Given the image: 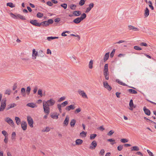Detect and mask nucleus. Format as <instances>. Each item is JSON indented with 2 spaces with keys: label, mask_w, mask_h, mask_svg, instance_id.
Segmentation results:
<instances>
[{
  "label": "nucleus",
  "mask_w": 156,
  "mask_h": 156,
  "mask_svg": "<svg viewBox=\"0 0 156 156\" xmlns=\"http://www.w3.org/2000/svg\"><path fill=\"white\" fill-rule=\"evenodd\" d=\"M120 141L121 142L123 143H125L127 142H128V140L126 139H122L120 140Z\"/></svg>",
  "instance_id": "49"
},
{
  "label": "nucleus",
  "mask_w": 156,
  "mask_h": 156,
  "mask_svg": "<svg viewBox=\"0 0 156 156\" xmlns=\"http://www.w3.org/2000/svg\"><path fill=\"white\" fill-rule=\"evenodd\" d=\"M69 31H66L63 32L61 34V35H62V36H63V37L66 36H67V35L66 34H65V33H69Z\"/></svg>",
  "instance_id": "60"
},
{
  "label": "nucleus",
  "mask_w": 156,
  "mask_h": 156,
  "mask_svg": "<svg viewBox=\"0 0 156 156\" xmlns=\"http://www.w3.org/2000/svg\"><path fill=\"white\" fill-rule=\"evenodd\" d=\"M38 95H39L40 96H42V90L40 89H39L38 91Z\"/></svg>",
  "instance_id": "54"
},
{
  "label": "nucleus",
  "mask_w": 156,
  "mask_h": 156,
  "mask_svg": "<svg viewBox=\"0 0 156 156\" xmlns=\"http://www.w3.org/2000/svg\"><path fill=\"white\" fill-rule=\"evenodd\" d=\"M55 103V100L53 98H51L47 101H44L43 106L44 112L47 115H48L50 112L49 107L54 105Z\"/></svg>",
  "instance_id": "1"
},
{
  "label": "nucleus",
  "mask_w": 156,
  "mask_h": 156,
  "mask_svg": "<svg viewBox=\"0 0 156 156\" xmlns=\"http://www.w3.org/2000/svg\"><path fill=\"white\" fill-rule=\"evenodd\" d=\"M108 64H106L104 66V74L108 73Z\"/></svg>",
  "instance_id": "19"
},
{
  "label": "nucleus",
  "mask_w": 156,
  "mask_h": 156,
  "mask_svg": "<svg viewBox=\"0 0 156 156\" xmlns=\"http://www.w3.org/2000/svg\"><path fill=\"white\" fill-rule=\"evenodd\" d=\"M27 120L29 126L31 128L33 127L34 122L30 116L27 117Z\"/></svg>",
  "instance_id": "5"
},
{
  "label": "nucleus",
  "mask_w": 156,
  "mask_h": 156,
  "mask_svg": "<svg viewBox=\"0 0 156 156\" xmlns=\"http://www.w3.org/2000/svg\"><path fill=\"white\" fill-rule=\"evenodd\" d=\"M17 19L18 18H19L20 19L22 20H26V18L23 16H22L20 14H17Z\"/></svg>",
  "instance_id": "29"
},
{
  "label": "nucleus",
  "mask_w": 156,
  "mask_h": 156,
  "mask_svg": "<svg viewBox=\"0 0 156 156\" xmlns=\"http://www.w3.org/2000/svg\"><path fill=\"white\" fill-rule=\"evenodd\" d=\"M66 98L65 96H63L61 97L58 100L59 102H61L62 101L66 99Z\"/></svg>",
  "instance_id": "59"
},
{
  "label": "nucleus",
  "mask_w": 156,
  "mask_h": 156,
  "mask_svg": "<svg viewBox=\"0 0 156 156\" xmlns=\"http://www.w3.org/2000/svg\"><path fill=\"white\" fill-rule=\"evenodd\" d=\"M48 25L52 24L53 23V20L52 19H49L47 21Z\"/></svg>",
  "instance_id": "52"
},
{
  "label": "nucleus",
  "mask_w": 156,
  "mask_h": 156,
  "mask_svg": "<svg viewBox=\"0 0 156 156\" xmlns=\"http://www.w3.org/2000/svg\"><path fill=\"white\" fill-rule=\"evenodd\" d=\"M11 93V91L10 90H6L5 92V94H7L8 95H9V94H10Z\"/></svg>",
  "instance_id": "64"
},
{
  "label": "nucleus",
  "mask_w": 156,
  "mask_h": 156,
  "mask_svg": "<svg viewBox=\"0 0 156 156\" xmlns=\"http://www.w3.org/2000/svg\"><path fill=\"white\" fill-rule=\"evenodd\" d=\"M76 121L74 119H72L70 123L71 126L72 127H73L76 124Z\"/></svg>",
  "instance_id": "27"
},
{
  "label": "nucleus",
  "mask_w": 156,
  "mask_h": 156,
  "mask_svg": "<svg viewBox=\"0 0 156 156\" xmlns=\"http://www.w3.org/2000/svg\"><path fill=\"white\" fill-rule=\"evenodd\" d=\"M16 106V105L15 103H12L8 105L7 107L6 108V110H8L12 108L15 107Z\"/></svg>",
  "instance_id": "14"
},
{
  "label": "nucleus",
  "mask_w": 156,
  "mask_h": 156,
  "mask_svg": "<svg viewBox=\"0 0 156 156\" xmlns=\"http://www.w3.org/2000/svg\"><path fill=\"white\" fill-rule=\"evenodd\" d=\"M104 75L106 80H108L109 79L108 73L104 74Z\"/></svg>",
  "instance_id": "55"
},
{
  "label": "nucleus",
  "mask_w": 156,
  "mask_h": 156,
  "mask_svg": "<svg viewBox=\"0 0 156 156\" xmlns=\"http://www.w3.org/2000/svg\"><path fill=\"white\" fill-rule=\"evenodd\" d=\"M147 151L150 156H154L153 153L149 150H147Z\"/></svg>",
  "instance_id": "63"
},
{
  "label": "nucleus",
  "mask_w": 156,
  "mask_h": 156,
  "mask_svg": "<svg viewBox=\"0 0 156 156\" xmlns=\"http://www.w3.org/2000/svg\"><path fill=\"white\" fill-rule=\"evenodd\" d=\"M128 90L129 92L131 94H136L137 93V92L136 90L132 89H128Z\"/></svg>",
  "instance_id": "30"
},
{
  "label": "nucleus",
  "mask_w": 156,
  "mask_h": 156,
  "mask_svg": "<svg viewBox=\"0 0 156 156\" xmlns=\"http://www.w3.org/2000/svg\"><path fill=\"white\" fill-rule=\"evenodd\" d=\"M134 48L136 50H140L142 49L141 48L138 46H135L134 47Z\"/></svg>",
  "instance_id": "61"
},
{
  "label": "nucleus",
  "mask_w": 156,
  "mask_h": 156,
  "mask_svg": "<svg viewBox=\"0 0 156 156\" xmlns=\"http://www.w3.org/2000/svg\"><path fill=\"white\" fill-rule=\"evenodd\" d=\"M5 121L10 126H13L14 123L13 121L9 117H7L5 119Z\"/></svg>",
  "instance_id": "9"
},
{
  "label": "nucleus",
  "mask_w": 156,
  "mask_h": 156,
  "mask_svg": "<svg viewBox=\"0 0 156 156\" xmlns=\"http://www.w3.org/2000/svg\"><path fill=\"white\" fill-rule=\"evenodd\" d=\"M123 149V146L121 145H119L117 147L118 150L119 151H121Z\"/></svg>",
  "instance_id": "57"
},
{
  "label": "nucleus",
  "mask_w": 156,
  "mask_h": 156,
  "mask_svg": "<svg viewBox=\"0 0 156 156\" xmlns=\"http://www.w3.org/2000/svg\"><path fill=\"white\" fill-rule=\"evenodd\" d=\"M76 5L74 4H71L70 5V8L73 10H74L76 9Z\"/></svg>",
  "instance_id": "39"
},
{
  "label": "nucleus",
  "mask_w": 156,
  "mask_h": 156,
  "mask_svg": "<svg viewBox=\"0 0 156 156\" xmlns=\"http://www.w3.org/2000/svg\"><path fill=\"white\" fill-rule=\"evenodd\" d=\"M6 106V100H2L0 107V112L3 111Z\"/></svg>",
  "instance_id": "3"
},
{
  "label": "nucleus",
  "mask_w": 156,
  "mask_h": 156,
  "mask_svg": "<svg viewBox=\"0 0 156 156\" xmlns=\"http://www.w3.org/2000/svg\"><path fill=\"white\" fill-rule=\"evenodd\" d=\"M39 53L41 54L42 55H38L37 51H36L35 49H33L32 51V58L33 59H35L36 58L37 56H40V57H44V55L43 54V52L42 51H40Z\"/></svg>",
  "instance_id": "2"
},
{
  "label": "nucleus",
  "mask_w": 156,
  "mask_h": 156,
  "mask_svg": "<svg viewBox=\"0 0 156 156\" xmlns=\"http://www.w3.org/2000/svg\"><path fill=\"white\" fill-rule=\"evenodd\" d=\"M69 117L68 115H67L63 123V126H67L69 123Z\"/></svg>",
  "instance_id": "12"
},
{
  "label": "nucleus",
  "mask_w": 156,
  "mask_h": 156,
  "mask_svg": "<svg viewBox=\"0 0 156 156\" xmlns=\"http://www.w3.org/2000/svg\"><path fill=\"white\" fill-rule=\"evenodd\" d=\"M2 133L5 136V137H7L8 135L7 132L5 130L2 131Z\"/></svg>",
  "instance_id": "46"
},
{
  "label": "nucleus",
  "mask_w": 156,
  "mask_h": 156,
  "mask_svg": "<svg viewBox=\"0 0 156 156\" xmlns=\"http://www.w3.org/2000/svg\"><path fill=\"white\" fill-rule=\"evenodd\" d=\"M75 106L74 105H70L67 106L65 109L66 110L68 111H69L71 110H74L75 109Z\"/></svg>",
  "instance_id": "11"
},
{
  "label": "nucleus",
  "mask_w": 156,
  "mask_h": 156,
  "mask_svg": "<svg viewBox=\"0 0 156 156\" xmlns=\"http://www.w3.org/2000/svg\"><path fill=\"white\" fill-rule=\"evenodd\" d=\"M148 3L150 4L149 5V7L151 8V9L152 10H153L154 8L153 6L152 5V3L150 1H149L148 2Z\"/></svg>",
  "instance_id": "44"
},
{
  "label": "nucleus",
  "mask_w": 156,
  "mask_h": 156,
  "mask_svg": "<svg viewBox=\"0 0 156 156\" xmlns=\"http://www.w3.org/2000/svg\"><path fill=\"white\" fill-rule=\"evenodd\" d=\"M136 105H134L133 102V100L132 99H131L129 101V109L131 111H133V108H135L136 107Z\"/></svg>",
  "instance_id": "6"
},
{
  "label": "nucleus",
  "mask_w": 156,
  "mask_h": 156,
  "mask_svg": "<svg viewBox=\"0 0 156 156\" xmlns=\"http://www.w3.org/2000/svg\"><path fill=\"white\" fill-rule=\"evenodd\" d=\"M21 126L23 130H25L27 129V123L26 122L22 121L21 123Z\"/></svg>",
  "instance_id": "15"
},
{
  "label": "nucleus",
  "mask_w": 156,
  "mask_h": 156,
  "mask_svg": "<svg viewBox=\"0 0 156 156\" xmlns=\"http://www.w3.org/2000/svg\"><path fill=\"white\" fill-rule=\"evenodd\" d=\"M78 93L81 95L83 98H88L87 95L86 94L84 91L81 90H79L77 91Z\"/></svg>",
  "instance_id": "4"
},
{
  "label": "nucleus",
  "mask_w": 156,
  "mask_h": 156,
  "mask_svg": "<svg viewBox=\"0 0 156 156\" xmlns=\"http://www.w3.org/2000/svg\"><path fill=\"white\" fill-rule=\"evenodd\" d=\"M144 111L146 114L148 115H150L151 114L150 111L148 109L146 108L145 107L144 108Z\"/></svg>",
  "instance_id": "18"
},
{
  "label": "nucleus",
  "mask_w": 156,
  "mask_h": 156,
  "mask_svg": "<svg viewBox=\"0 0 156 156\" xmlns=\"http://www.w3.org/2000/svg\"><path fill=\"white\" fill-rule=\"evenodd\" d=\"M149 14V12L148 9L146 7L145 10L144 15L145 17H147Z\"/></svg>",
  "instance_id": "22"
},
{
  "label": "nucleus",
  "mask_w": 156,
  "mask_h": 156,
  "mask_svg": "<svg viewBox=\"0 0 156 156\" xmlns=\"http://www.w3.org/2000/svg\"><path fill=\"white\" fill-rule=\"evenodd\" d=\"M30 23L35 26L40 27V23L37 22L36 20H32L30 21Z\"/></svg>",
  "instance_id": "10"
},
{
  "label": "nucleus",
  "mask_w": 156,
  "mask_h": 156,
  "mask_svg": "<svg viewBox=\"0 0 156 156\" xmlns=\"http://www.w3.org/2000/svg\"><path fill=\"white\" fill-rule=\"evenodd\" d=\"M15 119L16 121V123L18 125L20 124L21 121L19 117H15Z\"/></svg>",
  "instance_id": "33"
},
{
  "label": "nucleus",
  "mask_w": 156,
  "mask_h": 156,
  "mask_svg": "<svg viewBox=\"0 0 156 156\" xmlns=\"http://www.w3.org/2000/svg\"><path fill=\"white\" fill-rule=\"evenodd\" d=\"M94 4L93 3H91L89 5V7H88L86 10L85 12L86 13L88 12L91 10V9L94 7Z\"/></svg>",
  "instance_id": "13"
},
{
  "label": "nucleus",
  "mask_w": 156,
  "mask_h": 156,
  "mask_svg": "<svg viewBox=\"0 0 156 156\" xmlns=\"http://www.w3.org/2000/svg\"><path fill=\"white\" fill-rule=\"evenodd\" d=\"M27 106L32 108H36L37 107L35 104H34L33 103H28L27 104Z\"/></svg>",
  "instance_id": "17"
},
{
  "label": "nucleus",
  "mask_w": 156,
  "mask_h": 156,
  "mask_svg": "<svg viewBox=\"0 0 156 156\" xmlns=\"http://www.w3.org/2000/svg\"><path fill=\"white\" fill-rule=\"evenodd\" d=\"M31 90V88L30 87H27V90H26V93L27 94L29 95L30 93V91Z\"/></svg>",
  "instance_id": "43"
},
{
  "label": "nucleus",
  "mask_w": 156,
  "mask_h": 156,
  "mask_svg": "<svg viewBox=\"0 0 156 156\" xmlns=\"http://www.w3.org/2000/svg\"><path fill=\"white\" fill-rule=\"evenodd\" d=\"M37 16L38 18H41L43 16V14L41 12H39L37 13Z\"/></svg>",
  "instance_id": "42"
},
{
  "label": "nucleus",
  "mask_w": 156,
  "mask_h": 156,
  "mask_svg": "<svg viewBox=\"0 0 156 156\" xmlns=\"http://www.w3.org/2000/svg\"><path fill=\"white\" fill-rule=\"evenodd\" d=\"M114 132L113 130H111L108 133L107 135L109 136H111L114 133Z\"/></svg>",
  "instance_id": "56"
},
{
  "label": "nucleus",
  "mask_w": 156,
  "mask_h": 156,
  "mask_svg": "<svg viewBox=\"0 0 156 156\" xmlns=\"http://www.w3.org/2000/svg\"><path fill=\"white\" fill-rule=\"evenodd\" d=\"M128 29L129 30H133L134 31H138L139 30V29L131 25L128 26Z\"/></svg>",
  "instance_id": "16"
},
{
  "label": "nucleus",
  "mask_w": 156,
  "mask_h": 156,
  "mask_svg": "<svg viewBox=\"0 0 156 156\" xmlns=\"http://www.w3.org/2000/svg\"><path fill=\"white\" fill-rule=\"evenodd\" d=\"M42 25L43 26L47 27L48 26L47 21H45L40 23V26Z\"/></svg>",
  "instance_id": "26"
},
{
  "label": "nucleus",
  "mask_w": 156,
  "mask_h": 156,
  "mask_svg": "<svg viewBox=\"0 0 156 156\" xmlns=\"http://www.w3.org/2000/svg\"><path fill=\"white\" fill-rule=\"evenodd\" d=\"M97 146L96 142L95 140L93 141L90 144L89 148L91 149H94Z\"/></svg>",
  "instance_id": "7"
},
{
  "label": "nucleus",
  "mask_w": 156,
  "mask_h": 156,
  "mask_svg": "<svg viewBox=\"0 0 156 156\" xmlns=\"http://www.w3.org/2000/svg\"><path fill=\"white\" fill-rule=\"evenodd\" d=\"M93 60H91L89 62L88 67L90 69H92L93 68Z\"/></svg>",
  "instance_id": "25"
},
{
  "label": "nucleus",
  "mask_w": 156,
  "mask_h": 156,
  "mask_svg": "<svg viewBox=\"0 0 156 156\" xmlns=\"http://www.w3.org/2000/svg\"><path fill=\"white\" fill-rule=\"evenodd\" d=\"M57 108L59 110V111L60 113L62 112V109H61V105L60 104H58L57 105Z\"/></svg>",
  "instance_id": "47"
},
{
  "label": "nucleus",
  "mask_w": 156,
  "mask_h": 156,
  "mask_svg": "<svg viewBox=\"0 0 156 156\" xmlns=\"http://www.w3.org/2000/svg\"><path fill=\"white\" fill-rule=\"evenodd\" d=\"M7 5L11 8H13L15 7V5L12 2H9L7 3Z\"/></svg>",
  "instance_id": "37"
},
{
  "label": "nucleus",
  "mask_w": 156,
  "mask_h": 156,
  "mask_svg": "<svg viewBox=\"0 0 156 156\" xmlns=\"http://www.w3.org/2000/svg\"><path fill=\"white\" fill-rule=\"evenodd\" d=\"M16 135V134L15 132H13L12 133V140H14L15 139V136Z\"/></svg>",
  "instance_id": "53"
},
{
  "label": "nucleus",
  "mask_w": 156,
  "mask_h": 156,
  "mask_svg": "<svg viewBox=\"0 0 156 156\" xmlns=\"http://www.w3.org/2000/svg\"><path fill=\"white\" fill-rule=\"evenodd\" d=\"M115 49H113V50L112 52L110 54V56L111 58H112L113 57L114 54V53L115 52Z\"/></svg>",
  "instance_id": "58"
},
{
  "label": "nucleus",
  "mask_w": 156,
  "mask_h": 156,
  "mask_svg": "<svg viewBox=\"0 0 156 156\" xmlns=\"http://www.w3.org/2000/svg\"><path fill=\"white\" fill-rule=\"evenodd\" d=\"M139 150V147L137 146H133V147L132 148L131 150L132 151H138Z\"/></svg>",
  "instance_id": "35"
},
{
  "label": "nucleus",
  "mask_w": 156,
  "mask_h": 156,
  "mask_svg": "<svg viewBox=\"0 0 156 156\" xmlns=\"http://www.w3.org/2000/svg\"><path fill=\"white\" fill-rule=\"evenodd\" d=\"M86 14L85 13H83L81 14V16L79 17L81 19V20L82 21L86 18Z\"/></svg>",
  "instance_id": "31"
},
{
  "label": "nucleus",
  "mask_w": 156,
  "mask_h": 156,
  "mask_svg": "<svg viewBox=\"0 0 156 156\" xmlns=\"http://www.w3.org/2000/svg\"><path fill=\"white\" fill-rule=\"evenodd\" d=\"M109 53H106L105 55H104V62H105L108 59L109 57Z\"/></svg>",
  "instance_id": "24"
},
{
  "label": "nucleus",
  "mask_w": 156,
  "mask_h": 156,
  "mask_svg": "<svg viewBox=\"0 0 156 156\" xmlns=\"http://www.w3.org/2000/svg\"><path fill=\"white\" fill-rule=\"evenodd\" d=\"M81 111V109L80 108H78L76 109L74 111V113L75 114L77 113L80 112Z\"/></svg>",
  "instance_id": "51"
},
{
  "label": "nucleus",
  "mask_w": 156,
  "mask_h": 156,
  "mask_svg": "<svg viewBox=\"0 0 156 156\" xmlns=\"http://www.w3.org/2000/svg\"><path fill=\"white\" fill-rule=\"evenodd\" d=\"M81 21L82 20L80 17H78L74 20L73 22L76 24H78L80 23Z\"/></svg>",
  "instance_id": "20"
},
{
  "label": "nucleus",
  "mask_w": 156,
  "mask_h": 156,
  "mask_svg": "<svg viewBox=\"0 0 156 156\" xmlns=\"http://www.w3.org/2000/svg\"><path fill=\"white\" fill-rule=\"evenodd\" d=\"M68 104V101H66L62 103L61 104V105H62V106L64 107L66 106Z\"/></svg>",
  "instance_id": "48"
},
{
  "label": "nucleus",
  "mask_w": 156,
  "mask_h": 156,
  "mask_svg": "<svg viewBox=\"0 0 156 156\" xmlns=\"http://www.w3.org/2000/svg\"><path fill=\"white\" fill-rule=\"evenodd\" d=\"M21 93L23 97H25L26 96L25 89L24 88H22L21 89Z\"/></svg>",
  "instance_id": "34"
},
{
  "label": "nucleus",
  "mask_w": 156,
  "mask_h": 156,
  "mask_svg": "<svg viewBox=\"0 0 156 156\" xmlns=\"http://www.w3.org/2000/svg\"><path fill=\"white\" fill-rule=\"evenodd\" d=\"M86 0H80L79 3V4L80 6L83 5L84 4Z\"/></svg>",
  "instance_id": "41"
},
{
  "label": "nucleus",
  "mask_w": 156,
  "mask_h": 156,
  "mask_svg": "<svg viewBox=\"0 0 156 156\" xmlns=\"http://www.w3.org/2000/svg\"><path fill=\"white\" fill-rule=\"evenodd\" d=\"M61 6L64 9H66L67 7V4H66L64 3L61 5Z\"/></svg>",
  "instance_id": "50"
},
{
  "label": "nucleus",
  "mask_w": 156,
  "mask_h": 156,
  "mask_svg": "<svg viewBox=\"0 0 156 156\" xmlns=\"http://www.w3.org/2000/svg\"><path fill=\"white\" fill-rule=\"evenodd\" d=\"M73 14L76 16H78L81 14V12L79 11H75L73 12Z\"/></svg>",
  "instance_id": "23"
},
{
  "label": "nucleus",
  "mask_w": 156,
  "mask_h": 156,
  "mask_svg": "<svg viewBox=\"0 0 156 156\" xmlns=\"http://www.w3.org/2000/svg\"><path fill=\"white\" fill-rule=\"evenodd\" d=\"M51 116L52 118L55 119H57L58 117V115H51Z\"/></svg>",
  "instance_id": "45"
},
{
  "label": "nucleus",
  "mask_w": 156,
  "mask_h": 156,
  "mask_svg": "<svg viewBox=\"0 0 156 156\" xmlns=\"http://www.w3.org/2000/svg\"><path fill=\"white\" fill-rule=\"evenodd\" d=\"M87 133V132L83 131L80 133V136L83 137H85L86 136Z\"/></svg>",
  "instance_id": "36"
},
{
  "label": "nucleus",
  "mask_w": 156,
  "mask_h": 156,
  "mask_svg": "<svg viewBox=\"0 0 156 156\" xmlns=\"http://www.w3.org/2000/svg\"><path fill=\"white\" fill-rule=\"evenodd\" d=\"M105 153V150L104 149H101L99 153V154L101 155H103Z\"/></svg>",
  "instance_id": "62"
},
{
  "label": "nucleus",
  "mask_w": 156,
  "mask_h": 156,
  "mask_svg": "<svg viewBox=\"0 0 156 156\" xmlns=\"http://www.w3.org/2000/svg\"><path fill=\"white\" fill-rule=\"evenodd\" d=\"M50 130V129L49 127H46L41 130L42 132H48Z\"/></svg>",
  "instance_id": "28"
},
{
  "label": "nucleus",
  "mask_w": 156,
  "mask_h": 156,
  "mask_svg": "<svg viewBox=\"0 0 156 156\" xmlns=\"http://www.w3.org/2000/svg\"><path fill=\"white\" fill-rule=\"evenodd\" d=\"M75 142L76 145H80L82 144L83 141L81 139H77L76 140Z\"/></svg>",
  "instance_id": "21"
},
{
  "label": "nucleus",
  "mask_w": 156,
  "mask_h": 156,
  "mask_svg": "<svg viewBox=\"0 0 156 156\" xmlns=\"http://www.w3.org/2000/svg\"><path fill=\"white\" fill-rule=\"evenodd\" d=\"M104 87L106 88L109 91H110L112 89L111 87L109 85L106 81H104L103 82Z\"/></svg>",
  "instance_id": "8"
},
{
  "label": "nucleus",
  "mask_w": 156,
  "mask_h": 156,
  "mask_svg": "<svg viewBox=\"0 0 156 156\" xmlns=\"http://www.w3.org/2000/svg\"><path fill=\"white\" fill-rule=\"evenodd\" d=\"M116 81L118 83H119L120 85L125 86H127V85L126 84L123 83L122 81H121L119 79H117L116 80Z\"/></svg>",
  "instance_id": "32"
},
{
  "label": "nucleus",
  "mask_w": 156,
  "mask_h": 156,
  "mask_svg": "<svg viewBox=\"0 0 156 156\" xmlns=\"http://www.w3.org/2000/svg\"><path fill=\"white\" fill-rule=\"evenodd\" d=\"M97 136V135L96 134H91L90 136V140L94 139Z\"/></svg>",
  "instance_id": "38"
},
{
  "label": "nucleus",
  "mask_w": 156,
  "mask_h": 156,
  "mask_svg": "<svg viewBox=\"0 0 156 156\" xmlns=\"http://www.w3.org/2000/svg\"><path fill=\"white\" fill-rule=\"evenodd\" d=\"M10 16H11L14 19H17V15H15L13 13H10Z\"/></svg>",
  "instance_id": "40"
}]
</instances>
